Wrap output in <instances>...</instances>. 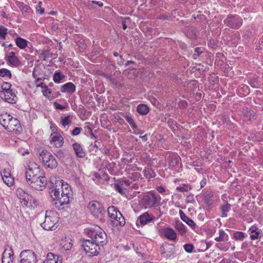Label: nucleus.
I'll return each instance as SVG.
<instances>
[{
    "mask_svg": "<svg viewBox=\"0 0 263 263\" xmlns=\"http://www.w3.org/2000/svg\"><path fill=\"white\" fill-rule=\"evenodd\" d=\"M224 23L232 29H238L242 25V20L239 16L231 15L224 20Z\"/></svg>",
    "mask_w": 263,
    "mask_h": 263,
    "instance_id": "10",
    "label": "nucleus"
},
{
    "mask_svg": "<svg viewBox=\"0 0 263 263\" xmlns=\"http://www.w3.org/2000/svg\"><path fill=\"white\" fill-rule=\"evenodd\" d=\"M231 206V205L228 201H226L224 204L220 206V210L221 211V216L222 217H227V213L230 211Z\"/></svg>",
    "mask_w": 263,
    "mask_h": 263,
    "instance_id": "24",
    "label": "nucleus"
},
{
    "mask_svg": "<svg viewBox=\"0 0 263 263\" xmlns=\"http://www.w3.org/2000/svg\"><path fill=\"white\" fill-rule=\"evenodd\" d=\"M108 216L111 219H115L116 212H118V209L114 206H109L107 210Z\"/></svg>",
    "mask_w": 263,
    "mask_h": 263,
    "instance_id": "35",
    "label": "nucleus"
},
{
    "mask_svg": "<svg viewBox=\"0 0 263 263\" xmlns=\"http://www.w3.org/2000/svg\"><path fill=\"white\" fill-rule=\"evenodd\" d=\"M20 263H36V256L35 253L31 250H27L22 251L20 255Z\"/></svg>",
    "mask_w": 263,
    "mask_h": 263,
    "instance_id": "11",
    "label": "nucleus"
},
{
    "mask_svg": "<svg viewBox=\"0 0 263 263\" xmlns=\"http://www.w3.org/2000/svg\"><path fill=\"white\" fill-rule=\"evenodd\" d=\"M52 54L49 50H43L40 53V57L43 58V60L45 61L51 58Z\"/></svg>",
    "mask_w": 263,
    "mask_h": 263,
    "instance_id": "34",
    "label": "nucleus"
},
{
    "mask_svg": "<svg viewBox=\"0 0 263 263\" xmlns=\"http://www.w3.org/2000/svg\"><path fill=\"white\" fill-rule=\"evenodd\" d=\"M0 97L9 103L12 104L16 101L14 90L12 89L6 91H0Z\"/></svg>",
    "mask_w": 263,
    "mask_h": 263,
    "instance_id": "14",
    "label": "nucleus"
},
{
    "mask_svg": "<svg viewBox=\"0 0 263 263\" xmlns=\"http://www.w3.org/2000/svg\"><path fill=\"white\" fill-rule=\"evenodd\" d=\"M70 122L71 121L70 120L69 116L65 117L63 119H62L61 121L62 124L64 126H65L66 125L69 124Z\"/></svg>",
    "mask_w": 263,
    "mask_h": 263,
    "instance_id": "52",
    "label": "nucleus"
},
{
    "mask_svg": "<svg viewBox=\"0 0 263 263\" xmlns=\"http://www.w3.org/2000/svg\"><path fill=\"white\" fill-rule=\"evenodd\" d=\"M33 76L35 79L36 81H38L44 79V76L42 74H40V71L38 68H34L33 71Z\"/></svg>",
    "mask_w": 263,
    "mask_h": 263,
    "instance_id": "36",
    "label": "nucleus"
},
{
    "mask_svg": "<svg viewBox=\"0 0 263 263\" xmlns=\"http://www.w3.org/2000/svg\"><path fill=\"white\" fill-rule=\"evenodd\" d=\"M39 173V165L35 163H31V165L29 166V167L26 172V178L27 182H29V179H31L33 177H36L39 176V175H38V173Z\"/></svg>",
    "mask_w": 263,
    "mask_h": 263,
    "instance_id": "13",
    "label": "nucleus"
},
{
    "mask_svg": "<svg viewBox=\"0 0 263 263\" xmlns=\"http://www.w3.org/2000/svg\"><path fill=\"white\" fill-rule=\"evenodd\" d=\"M122 27L124 30L126 29L127 26L126 25L127 21H128L130 22V18L129 17H125L122 18Z\"/></svg>",
    "mask_w": 263,
    "mask_h": 263,
    "instance_id": "53",
    "label": "nucleus"
},
{
    "mask_svg": "<svg viewBox=\"0 0 263 263\" xmlns=\"http://www.w3.org/2000/svg\"><path fill=\"white\" fill-rule=\"evenodd\" d=\"M57 222V217L54 213L46 212L45 220L41 226L46 230H54L58 226Z\"/></svg>",
    "mask_w": 263,
    "mask_h": 263,
    "instance_id": "5",
    "label": "nucleus"
},
{
    "mask_svg": "<svg viewBox=\"0 0 263 263\" xmlns=\"http://www.w3.org/2000/svg\"><path fill=\"white\" fill-rule=\"evenodd\" d=\"M3 181L4 183L8 186H11L14 183V180L12 176L5 178V179H3Z\"/></svg>",
    "mask_w": 263,
    "mask_h": 263,
    "instance_id": "40",
    "label": "nucleus"
},
{
    "mask_svg": "<svg viewBox=\"0 0 263 263\" xmlns=\"http://www.w3.org/2000/svg\"><path fill=\"white\" fill-rule=\"evenodd\" d=\"M137 111L141 115H145L149 112V108L146 105L141 104L138 105L137 107Z\"/></svg>",
    "mask_w": 263,
    "mask_h": 263,
    "instance_id": "26",
    "label": "nucleus"
},
{
    "mask_svg": "<svg viewBox=\"0 0 263 263\" xmlns=\"http://www.w3.org/2000/svg\"><path fill=\"white\" fill-rule=\"evenodd\" d=\"M73 150L78 157L84 158L85 156V153L81 145L78 143H74L72 144Z\"/></svg>",
    "mask_w": 263,
    "mask_h": 263,
    "instance_id": "18",
    "label": "nucleus"
},
{
    "mask_svg": "<svg viewBox=\"0 0 263 263\" xmlns=\"http://www.w3.org/2000/svg\"><path fill=\"white\" fill-rule=\"evenodd\" d=\"M153 219V215H149L147 212L143 213L139 217V222L142 225H145L147 224V223L152 221Z\"/></svg>",
    "mask_w": 263,
    "mask_h": 263,
    "instance_id": "19",
    "label": "nucleus"
},
{
    "mask_svg": "<svg viewBox=\"0 0 263 263\" xmlns=\"http://www.w3.org/2000/svg\"><path fill=\"white\" fill-rule=\"evenodd\" d=\"M7 33L8 29L4 26L0 25V38H2L3 40H5Z\"/></svg>",
    "mask_w": 263,
    "mask_h": 263,
    "instance_id": "39",
    "label": "nucleus"
},
{
    "mask_svg": "<svg viewBox=\"0 0 263 263\" xmlns=\"http://www.w3.org/2000/svg\"><path fill=\"white\" fill-rule=\"evenodd\" d=\"M170 16L167 15H165V14H159L158 15V17L157 18L158 19H160V20H169L170 19Z\"/></svg>",
    "mask_w": 263,
    "mask_h": 263,
    "instance_id": "59",
    "label": "nucleus"
},
{
    "mask_svg": "<svg viewBox=\"0 0 263 263\" xmlns=\"http://www.w3.org/2000/svg\"><path fill=\"white\" fill-rule=\"evenodd\" d=\"M125 119L133 129L137 128V125L135 123L132 117L127 116L125 117Z\"/></svg>",
    "mask_w": 263,
    "mask_h": 263,
    "instance_id": "46",
    "label": "nucleus"
},
{
    "mask_svg": "<svg viewBox=\"0 0 263 263\" xmlns=\"http://www.w3.org/2000/svg\"><path fill=\"white\" fill-rule=\"evenodd\" d=\"M88 208L91 213L96 218H101L105 213V209L101 203L97 201L90 202Z\"/></svg>",
    "mask_w": 263,
    "mask_h": 263,
    "instance_id": "9",
    "label": "nucleus"
},
{
    "mask_svg": "<svg viewBox=\"0 0 263 263\" xmlns=\"http://www.w3.org/2000/svg\"><path fill=\"white\" fill-rule=\"evenodd\" d=\"M130 183L131 182L129 180H124L120 182L121 185L125 184L126 186H129Z\"/></svg>",
    "mask_w": 263,
    "mask_h": 263,
    "instance_id": "64",
    "label": "nucleus"
},
{
    "mask_svg": "<svg viewBox=\"0 0 263 263\" xmlns=\"http://www.w3.org/2000/svg\"><path fill=\"white\" fill-rule=\"evenodd\" d=\"M42 3L41 2H39L35 7L36 12L40 14H43L45 11L44 8L42 7Z\"/></svg>",
    "mask_w": 263,
    "mask_h": 263,
    "instance_id": "49",
    "label": "nucleus"
},
{
    "mask_svg": "<svg viewBox=\"0 0 263 263\" xmlns=\"http://www.w3.org/2000/svg\"><path fill=\"white\" fill-rule=\"evenodd\" d=\"M190 189V187H189L187 185L185 184H183L182 186H177L176 187V190L181 192L188 191Z\"/></svg>",
    "mask_w": 263,
    "mask_h": 263,
    "instance_id": "51",
    "label": "nucleus"
},
{
    "mask_svg": "<svg viewBox=\"0 0 263 263\" xmlns=\"http://www.w3.org/2000/svg\"><path fill=\"white\" fill-rule=\"evenodd\" d=\"M241 90L244 92L243 95L246 96L248 95L250 92V89L249 87L245 85V84H242L239 88V91H240Z\"/></svg>",
    "mask_w": 263,
    "mask_h": 263,
    "instance_id": "44",
    "label": "nucleus"
},
{
    "mask_svg": "<svg viewBox=\"0 0 263 263\" xmlns=\"http://www.w3.org/2000/svg\"><path fill=\"white\" fill-rule=\"evenodd\" d=\"M60 137H62L59 134L56 133V134L52 137L50 143L52 144V142H56L57 141L59 140V139H60Z\"/></svg>",
    "mask_w": 263,
    "mask_h": 263,
    "instance_id": "54",
    "label": "nucleus"
},
{
    "mask_svg": "<svg viewBox=\"0 0 263 263\" xmlns=\"http://www.w3.org/2000/svg\"><path fill=\"white\" fill-rule=\"evenodd\" d=\"M64 141H63V137H60V139H59V140L57 141L56 142H52L53 145L57 148H60L61 147L63 146Z\"/></svg>",
    "mask_w": 263,
    "mask_h": 263,
    "instance_id": "47",
    "label": "nucleus"
},
{
    "mask_svg": "<svg viewBox=\"0 0 263 263\" xmlns=\"http://www.w3.org/2000/svg\"><path fill=\"white\" fill-rule=\"evenodd\" d=\"M99 231L91 230L89 233L91 239L98 244V246H104L107 241V235L99 228Z\"/></svg>",
    "mask_w": 263,
    "mask_h": 263,
    "instance_id": "8",
    "label": "nucleus"
},
{
    "mask_svg": "<svg viewBox=\"0 0 263 263\" xmlns=\"http://www.w3.org/2000/svg\"><path fill=\"white\" fill-rule=\"evenodd\" d=\"M0 77L10 78L11 77V74L9 70L2 68L0 69Z\"/></svg>",
    "mask_w": 263,
    "mask_h": 263,
    "instance_id": "41",
    "label": "nucleus"
},
{
    "mask_svg": "<svg viewBox=\"0 0 263 263\" xmlns=\"http://www.w3.org/2000/svg\"><path fill=\"white\" fill-rule=\"evenodd\" d=\"M122 185H121L120 183L116 184L115 185V189L121 194L124 195L126 192V189L122 188Z\"/></svg>",
    "mask_w": 263,
    "mask_h": 263,
    "instance_id": "43",
    "label": "nucleus"
},
{
    "mask_svg": "<svg viewBox=\"0 0 263 263\" xmlns=\"http://www.w3.org/2000/svg\"><path fill=\"white\" fill-rule=\"evenodd\" d=\"M44 84V83H36V87H41V88H43L42 92L44 96L49 98L50 97L51 90L46 86H44L43 85Z\"/></svg>",
    "mask_w": 263,
    "mask_h": 263,
    "instance_id": "30",
    "label": "nucleus"
},
{
    "mask_svg": "<svg viewBox=\"0 0 263 263\" xmlns=\"http://www.w3.org/2000/svg\"><path fill=\"white\" fill-rule=\"evenodd\" d=\"M71 240L69 238L68 240H66L64 242H63V247L65 250H70L72 248V244L71 242Z\"/></svg>",
    "mask_w": 263,
    "mask_h": 263,
    "instance_id": "42",
    "label": "nucleus"
},
{
    "mask_svg": "<svg viewBox=\"0 0 263 263\" xmlns=\"http://www.w3.org/2000/svg\"><path fill=\"white\" fill-rule=\"evenodd\" d=\"M82 246L85 253L90 256H96L99 253V246L92 239L84 240Z\"/></svg>",
    "mask_w": 263,
    "mask_h": 263,
    "instance_id": "4",
    "label": "nucleus"
},
{
    "mask_svg": "<svg viewBox=\"0 0 263 263\" xmlns=\"http://www.w3.org/2000/svg\"><path fill=\"white\" fill-rule=\"evenodd\" d=\"M16 194L18 198L22 200L24 204L27 207L33 206V204L36 205V199L31 195L28 194L22 189H18L16 191Z\"/></svg>",
    "mask_w": 263,
    "mask_h": 263,
    "instance_id": "7",
    "label": "nucleus"
},
{
    "mask_svg": "<svg viewBox=\"0 0 263 263\" xmlns=\"http://www.w3.org/2000/svg\"><path fill=\"white\" fill-rule=\"evenodd\" d=\"M1 175L3 180L5 179L6 177H9L11 176L10 172L9 171H7L6 170H4L3 172L1 173Z\"/></svg>",
    "mask_w": 263,
    "mask_h": 263,
    "instance_id": "57",
    "label": "nucleus"
},
{
    "mask_svg": "<svg viewBox=\"0 0 263 263\" xmlns=\"http://www.w3.org/2000/svg\"><path fill=\"white\" fill-rule=\"evenodd\" d=\"M143 173L144 176L148 179L154 178L156 175L154 171L150 168H147L145 169L143 171Z\"/></svg>",
    "mask_w": 263,
    "mask_h": 263,
    "instance_id": "33",
    "label": "nucleus"
},
{
    "mask_svg": "<svg viewBox=\"0 0 263 263\" xmlns=\"http://www.w3.org/2000/svg\"><path fill=\"white\" fill-rule=\"evenodd\" d=\"M213 196L214 195L212 193H208L205 194L204 196V203L209 208H210L214 202V200L212 199Z\"/></svg>",
    "mask_w": 263,
    "mask_h": 263,
    "instance_id": "28",
    "label": "nucleus"
},
{
    "mask_svg": "<svg viewBox=\"0 0 263 263\" xmlns=\"http://www.w3.org/2000/svg\"><path fill=\"white\" fill-rule=\"evenodd\" d=\"M161 254L164 255V256L167 258L173 254L174 251V246L168 243H164L161 247Z\"/></svg>",
    "mask_w": 263,
    "mask_h": 263,
    "instance_id": "16",
    "label": "nucleus"
},
{
    "mask_svg": "<svg viewBox=\"0 0 263 263\" xmlns=\"http://www.w3.org/2000/svg\"><path fill=\"white\" fill-rule=\"evenodd\" d=\"M160 199V197L154 193L145 196L143 199V203L146 208H150L155 206Z\"/></svg>",
    "mask_w": 263,
    "mask_h": 263,
    "instance_id": "12",
    "label": "nucleus"
},
{
    "mask_svg": "<svg viewBox=\"0 0 263 263\" xmlns=\"http://www.w3.org/2000/svg\"><path fill=\"white\" fill-rule=\"evenodd\" d=\"M179 214L181 219L184 221L187 224L194 229L195 227L194 222L190 218H189L181 210L179 211Z\"/></svg>",
    "mask_w": 263,
    "mask_h": 263,
    "instance_id": "21",
    "label": "nucleus"
},
{
    "mask_svg": "<svg viewBox=\"0 0 263 263\" xmlns=\"http://www.w3.org/2000/svg\"><path fill=\"white\" fill-rule=\"evenodd\" d=\"M260 231L256 232L255 233L252 234L250 235V238L251 240H255L259 238V236L260 235Z\"/></svg>",
    "mask_w": 263,
    "mask_h": 263,
    "instance_id": "58",
    "label": "nucleus"
},
{
    "mask_svg": "<svg viewBox=\"0 0 263 263\" xmlns=\"http://www.w3.org/2000/svg\"><path fill=\"white\" fill-rule=\"evenodd\" d=\"M216 247L221 251H227L229 249V247L224 244L218 243L215 245Z\"/></svg>",
    "mask_w": 263,
    "mask_h": 263,
    "instance_id": "48",
    "label": "nucleus"
},
{
    "mask_svg": "<svg viewBox=\"0 0 263 263\" xmlns=\"http://www.w3.org/2000/svg\"><path fill=\"white\" fill-rule=\"evenodd\" d=\"M15 42L16 45L21 49H24L27 45V41L21 37H17Z\"/></svg>",
    "mask_w": 263,
    "mask_h": 263,
    "instance_id": "29",
    "label": "nucleus"
},
{
    "mask_svg": "<svg viewBox=\"0 0 263 263\" xmlns=\"http://www.w3.org/2000/svg\"><path fill=\"white\" fill-rule=\"evenodd\" d=\"M11 83H4V84H3L2 86V90L1 91H6V90H8L9 89H11Z\"/></svg>",
    "mask_w": 263,
    "mask_h": 263,
    "instance_id": "55",
    "label": "nucleus"
},
{
    "mask_svg": "<svg viewBox=\"0 0 263 263\" xmlns=\"http://www.w3.org/2000/svg\"><path fill=\"white\" fill-rule=\"evenodd\" d=\"M62 262L61 257L49 253L47 255L46 259L44 260L43 263H62Z\"/></svg>",
    "mask_w": 263,
    "mask_h": 263,
    "instance_id": "17",
    "label": "nucleus"
},
{
    "mask_svg": "<svg viewBox=\"0 0 263 263\" xmlns=\"http://www.w3.org/2000/svg\"><path fill=\"white\" fill-rule=\"evenodd\" d=\"M194 248V246L192 244L187 243L184 245V249L187 253H192Z\"/></svg>",
    "mask_w": 263,
    "mask_h": 263,
    "instance_id": "50",
    "label": "nucleus"
},
{
    "mask_svg": "<svg viewBox=\"0 0 263 263\" xmlns=\"http://www.w3.org/2000/svg\"><path fill=\"white\" fill-rule=\"evenodd\" d=\"M61 183V197H59L60 193L61 192L59 189H53L50 192L51 197L54 200L58 201V202H55V204H57L59 203L60 205L68 204L71 195V190L69 185L67 183L64 184L63 182Z\"/></svg>",
    "mask_w": 263,
    "mask_h": 263,
    "instance_id": "2",
    "label": "nucleus"
},
{
    "mask_svg": "<svg viewBox=\"0 0 263 263\" xmlns=\"http://www.w3.org/2000/svg\"><path fill=\"white\" fill-rule=\"evenodd\" d=\"M28 184L32 188L39 191H43L47 184V180L45 176L39 175L36 177L29 179Z\"/></svg>",
    "mask_w": 263,
    "mask_h": 263,
    "instance_id": "6",
    "label": "nucleus"
},
{
    "mask_svg": "<svg viewBox=\"0 0 263 263\" xmlns=\"http://www.w3.org/2000/svg\"><path fill=\"white\" fill-rule=\"evenodd\" d=\"M40 159L42 160L44 165L51 169L55 168L58 162L52 154L47 150H43L40 154Z\"/></svg>",
    "mask_w": 263,
    "mask_h": 263,
    "instance_id": "3",
    "label": "nucleus"
},
{
    "mask_svg": "<svg viewBox=\"0 0 263 263\" xmlns=\"http://www.w3.org/2000/svg\"><path fill=\"white\" fill-rule=\"evenodd\" d=\"M179 106L181 108H186L187 106V103L185 100L181 101L179 102Z\"/></svg>",
    "mask_w": 263,
    "mask_h": 263,
    "instance_id": "60",
    "label": "nucleus"
},
{
    "mask_svg": "<svg viewBox=\"0 0 263 263\" xmlns=\"http://www.w3.org/2000/svg\"><path fill=\"white\" fill-rule=\"evenodd\" d=\"M163 233L165 237L172 240H175L176 239V233L174 230L170 228H167L163 230Z\"/></svg>",
    "mask_w": 263,
    "mask_h": 263,
    "instance_id": "20",
    "label": "nucleus"
},
{
    "mask_svg": "<svg viewBox=\"0 0 263 263\" xmlns=\"http://www.w3.org/2000/svg\"><path fill=\"white\" fill-rule=\"evenodd\" d=\"M7 60L11 65L14 66H18L21 64V62L16 57L11 58H7Z\"/></svg>",
    "mask_w": 263,
    "mask_h": 263,
    "instance_id": "38",
    "label": "nucleus"
},
{
    "mask_svg": "<svg viewBox=\"0 0 263 263\" xmlns=\"http://www.w3.org/2000/svg\"><path fill=\"white\" fill-rule=\"evenodd\" d=\"M54 105L55 106V107L57 108V109H60V110H63V109L65 108V107H64L63 106H62V105L58 103L57 102H55L54 103Z\"/></svg>",
    "mask_w": 263,
    "mask_h": 263,
    "instance_id": "63",
    "label": "nucleus"
},
{
    "mask_svg": "<svg viewBox=\"0 0 263 263\" xmlns=\"http://www.w3.org/2000/svg\"><path fill=\"white\" fill-rule=\"evenodd\" d=\"M114 219L118 221L120 226H123L125 223L123 216L119 211L118 212H116V216Z\"/></svg>",
    "mask_w": 263,
    "mask_h": 263,
    "instance_id": "32",
    "label": "nucleus"
},
{
    "mask_svg": "<svg viewBox=\"0 0 263 263\" xmlns=\"http://www.w3.org/2000/svg\"><path fill=\"white\" fill-rule=\"evenodd\" d=\"M219 236L215 238V240L217 242L228 241L229 239V236L226 234L223 230H220L219 231Z\"/></svg>",
    "mask_w": 263,
    "mask_h": 263,
    "instance_id": "27",
    "label": "nucleus"
},
{
    "mask_svg": "<svg viewBox=\"0 0 263 263\" xmlns=\"http://www.w3.org/2000/svg\"><path fill=\"white\" fill-rule=\"evenodd\" d=\"M175 228L179 232V233L183 235L186 233V228L184 225L181 222H177L175 224Z\"/></svg>",
    "mask_w": 263,
    "mask_h": 263,
    "instance_id": "31",
    "label": "nucleus"
},
{
    "mask_svg": "<svg viewBox=\"0 0 263 263\" xmlns=\"http://www.w3.org/2000/svg\"><path fill=\"white\" fill-rule=\"evenodd\" d=\"M179 162V160L178 158H175L171 160L170 162V165L172 166H175Z\"/></svg>",
    "mask_w": 263,
    "mask_h": 263,
    "instance_id": "61",
    "label": "nucleus"
},
{
    "mask_svg": "<svg viewBox=\"0 0 263 263\" xmlns=\"http://www.w3.org/2000/svg\"><path fill=\"white\" fill-rule=\"evenodd\" d=\"M54 154L59 159H63L65 158V155L64 152L61 149H57L54 153Z\"/></svg>",
    "mask_w": 263,
    "mask_h": 263,
    "instance_id": "45",
    "label": "nucleus"
},
{
    "mask_svg": "<svg viewBox=\"0 0 263 263\" xmlns=\"http://www.w3.org/2000/svg\"><path fill=\"white\" fill-rule=\"evenodd\" d=\"M249 231L251 234H253L256 232L260 231L257 228H256V227H254V226L251 227L250 228Z\"/></svg>",
    "mask_w": 263,
    "mask_h": 263,
    "instance_id": "62",
    "label": "nucleus"
},
{
    "mask_svg": "<svg viewBox=\"0 0 263 263\" xmlns=\"http://www.w3.org/2000/svg\"><path fill=\"white\" fill-rule=\"evenodd\" d=\"M66 76L60 70H57L53 75V80L54 82H60L62 80H65Z\"/></svg>",
    "mask_w": 263,
    "mask_h": 263,
    "instance_id": "25",
    "label": "nucleus"
},
{
    "mask_svg": "<svg viewBox=\"0 0 263 263\" xmlns=\"http://www.w3.org/2000/svg\"><path fill=\"white\" fill-rule=\"evenodd\" d=\"M0 123L9 132L18 135L22 131L20 121L7 113L0 115Z\"/></svg>",
    "mask_w": 263,
    "mask_h": 263,
    "instance_id": "1",
    "label": "nucleus"
},
{
    "mask_svg": "<svg viewBox=\"0 0 263 263\" xmlns=\"http://www.w3.org/2000/svg\"><path fill=\"white\" fill-rule=\"evenodd\" d=\"M15 4L23 12L29 13L32 11L29 6L23 2L16 1Z\"/></svg>",
    "mask_w": 263,
    "mask_h": 263,
    "instance_id": "23",
    "label": "nucleus"
},
{
    "mask_svg": "<svg viewBox=\"0 0 263 263\" xmlns=\"http://www.w3.org/2000/svg\"><path fill=\"white\" fill-rule=\"evenodd\" d=\"M81 130V128L77 127L74 128V129L72 131L71 134L73 136L78 135L80 133Z\"/></svg>",
    "mask_w": 263,
    "mask_h": 263,
    "instance_id": "56",
    "label": "nucleus"
},
{
    "mask_svg": "<svg viewBox=\"0 0 263 263\" xmlns=\"http://www.w3.org/2000/svg\"><path fill=\"white\" fill-rule=\"evenodd\" d=\"M233 237L236 240L242 241L245 237V234L242 232L237 231L234 233Z\"/></svg>",
    "mask_w": 263,
    "mask_h": 263,
    "instance_id": "37",
    "label": "nucleus"
},
{
    "mask_svg": "<svg viewBox=\"0 0 263 263\" xmlns=\"http://www.w3.org/2000/svg\"><path fill=\"white\" fill-rule=\"evenodd\" d=\"M13 255L12 249H5L2 255V263H13Z\"/></svg>",
    "mask_w": 263,
    "mask_h": 263,
    "instance_id": "15",
    "label": "nucleus"
},
{
    "mask_svg": "<svg viewBox=\"0 0 263 263\" xmlns=\"http://www.w3.org/2000/svg\"><path fill=\"white\" fill-rule=\"evenodd\" d=\"M76 89V87L73 83H65L61 87V91L62 92H66L69 93H73Z\"/></svg>",
    "mask_w": 263,
    "mask_h": 263,
    "instance_id": "22",
    "label": "nucleus"
}]
</instances>
